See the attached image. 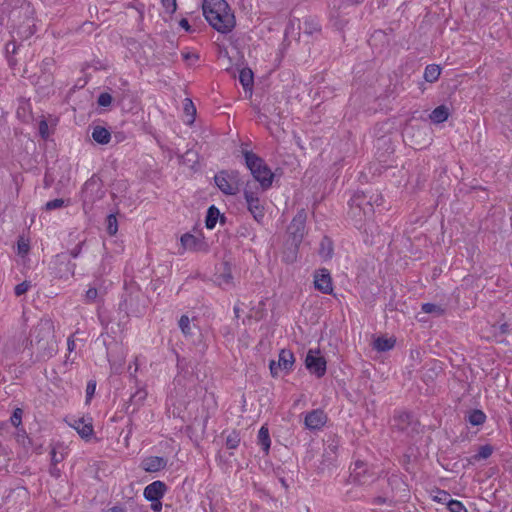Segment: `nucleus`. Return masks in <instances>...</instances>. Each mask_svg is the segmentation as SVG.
<instances>
[{"mask_svg":"<svg viewBox=\"0 0 512 512\" xmlns=\"http://www.w3.org/2000/svg\"><path fill=\"white\" fill-rule=\"evenodd\" d=\"M103 196L104 191L99 178L92 176L84 183L81 193L84 209H91L93 204Z\"/></svg>","mask_w":512,"mask_h":512,"instance_id":"nucleus-6","label":"nucleus"},{"mask_svg":"<svg viewBox=\"0 0 512 512\" xmlns=\"http://www.w3.org/2000/svg\"><path fill=\"white\" fill-rule=\"evenodd\" d=\"M31 287V284L29 281H23L22 283H19L15 286L14 292L16 296H21L25 294L29 288Z\"/></svg>","mask_w":512,"mask_h":512,"instance_id":"nucleus-40","label":"nucleus"},{"mask_svg":"<svg viewBox=\"0 0 512 512\" xmlns=\"http://www.w3.org/2000/svg\"><path fill=\"white\" fill-rule=\"evenodd\" d=\"M57 263H58V269H57V276L59 278H69L72 277L75 273L76 264L71 262L70 260L62 257L57 256Z\"/></svg>","mask_w":512,"mask_h":512,"instance_id":"nucleus-16","label":"nucleus"},{"mask_svg":"<svg viewBox=\"0 0 512 512\" xmlns=\"http://www.w3.org/2000/svg\"><path fill=\"white\" fill-rule=\"evenodd\" d=\"M180 240L184 250L198 251L203 244L201 239L190 233L182 235Z\"/></svg>","mask_w":512,"mask_h":512,"instance_id":"nucleus-19","label":"nucleus"},{"mask_svg":"<svg viewBox=\"0 0 512 512\" xmlns=\"http://www.w3.org/2000/svg\"><path fill=\"white\" fill-rule=\"evenodd\" d=\"M54 65L53 58H45L42 61L41 64V70L43 71V74L45 75V80L50 81L51 80V74H50V68Z\"/></svg>","mask_w":512,"mask_h":512,"instance_id":"nucleus-34","label":"nucleus"},{"mask_svg":"<svg viewBox=\"0 0 512 512\" xmlns=\"http://www.w3.org/2000/svg\"><path fill=\"white\" fill-rule=\"evenodd\" d=\"M466 420L473 426H480L484 424L486 415L482 410L474 409L468 412Z\"/></svg>","mask_w":512,"mask_h":512,"instance_id":"nucleus-22","label":"nucleus"},{"mask_svg":"<svg viewBox=\"0 0 512 512\" xmlns=\"http://www.w3.org/2000/svg\"><path fill=\"white\" fill-rule=\"evenodd\" d=\"M239 81L245 90H251L253 86V72L249 68L240 71Z\"/></svg>","mask_w":512,"mask_h":512,"instance_id":"nucleus-24","label":"nucleus"},{"mask_svg":"<svg viewBox=\"0 0 512 512\" xmlns=\"http://www.w3.org/2000/svg\"><path fill=\"white\" fill-rule=\"evenodd\" d=\"M378 198H380V197H379V195H376V199H374V202H375V203H377Z\"/></svg>","mask_w":512,"mask_h":512,"instance_id":"nucleus-62","label":"nucleus"},{"mask_svg":"<svg viewBox=\"0 0 512 512\" xmlns=\"http://www.w3.org/2000/svg\"><path fill=\"white\" fill-rule=\"evenodd\" d=\"M493 453V448L490 445H483L480 446L478 452L473 456V459L476 461L487 459L489 458Z\"/></svg>","mask_w":512,"mask_h":512,"instance_id":"nucleus-31","label":"nucleus"},{"mask_svg":"<svg viewBox=\"0 0 512 512\" xmlns=\"http://www.w3.org/2000/svg\"><path fill=\"white\" fill-rule=\"evenodd\" d=\"M319 253L325 259L331 258L333 253V246L332 241L329 238L324 237L322 239Z\"/></svg>","mask_w":512,"mask_h":512,"instance_id":"nucleus-28","label":"nucleus"},{"mask_svg":"<svg viewBox=\"0 0 512 512\" xmlns=\"http://www.w3.org/2000/svg\"><path fill=\"white\" fill-rule=\"evenodd\" d=\"M22 414H23V411L20 408H17L14 410V412L10 418L12 425H14L15 427H19L21 425Z\"/></svg>","mask_w":512,"mask_h":512,"instance_id":"nucleus-42","label":"nucleus"},{"mask_svg":"<svg viewBox=\"0 0 512 512\" xmlns=\"http://www.w3.org/2000/svg\"><path fill=\"white\" fill-rule=\"evenodd\" d=\"M306 220L307 212L302 208L296 213L290 225L288 226L287 232L292 240V245L294 248L293 251L284 256V260L286 262L292 263L296 259V251L305 234Z\"/></svg>","mask_w":512,"mask_h":512,"instance_id":"nucleus-4","label":"nucleus"},{"mask_svg":"<svg viewBox=\"0 0 512 512\" xmlns=\"http://www.w3.org/2000/svg\"><path fill=\"white\" fill-rule=\"evenodd\" d=\"M422 311L425 313H434L436 315H442L444 313V310L439 305L433 303L423 304Z\"/></svg>","mask_w":512,"mask_h":512,"instance_id":"nucleus-35","label":"nucleus"},{"mask_svg":"<svg viewBox=\"0 0 512 512\" xmlns=\"http://www.w3.org/2000/svg\"><path fill=\"white\" fill-rule=\"evenodd\" d=\"M258 443L262 446L263 451L268 454L271 440L269 430L266 426H262L258 432Z\"/></svg>","mask_w":512,"mask_h":512,"instance_id":"nucleus-23","label":"nucleus"},{"mask_svg":"<svg viewBox=\"0 0 512 512\" xmlns=\"http://www.w3.org/2000/svg\"><path fill=\"white\" fill-rule=\"evenodd\" d=\"M152 504H151V508L153 511L155 512H160L161 509H162V503L160 502V500L158 501H151Z\"/></svg>","mask_w":512,"mask_h":512,"instance_id":"nucleus-51","label":"nucleus"},{"mask_svg":"<svg viewBox=\"0 0 512 512\" xmlns=\"http://www.w3.org/2000/svg\"><path fill=\"white\" fill-rule=\"evenodd\" d=\"M510 325L508 323H504L500 326L501 333H509L510 332Z\"/></svg>","mask_w":512,"mask_h":512,"instance_id":"nucleus-53","label":"nucleus"},{"mask_svg":"<svg viewBox=\"0 0 512 512\" xmlns=\"http://www.w3.org/2000/svg\"><path fill=\"white\" fill-rule=\"evenodd\" d=\"M139 396V399H144L145 396H146V393L145 392H137L136 394H134L132 397H131V400H135L137 397Z\"/></svg>","mask_w":512,"mask_h":512,"instance_id":"nucleus-55","label":"nucleus"},{"mask_svg":"<svg viewBox=\"0 0 512 512\" xmlns=\"http://www.w3.org/2000/svg\"><path fill=\"white\" fill-rule=\"evenodd\" d=\"M6 50L9 52L10 50L12 51V53H15L16 51V45L15 43H8L6 45Z\"/></svg>","mask_w":512,"mask_h":512,"instance_id":"nucleus-56","label":"nucleus"},{"mask_svg":"<svg viewBox=\"0 0 512 512\" xmlns=\"http://www.w3.org/2000/svg\"><path fill=\"white\" fill-rule=\"evenodd\" d=\"M106 230L110 236H114L118 231V221L114 214H110L106 219Z\"/></svg>","mask_w":512,"mask_h":512,"instance_id":"nucleus-30","label":"nucleus"},{"mask_svg":"<svg viewBox=\"0 0 512 512\" xmlns=\"http://www.w3.org/2000/svg\"><path fill=\"white\" fill-rule=\"evenodd\" d=\"M412 424V415L407 412L398 413L393 417V427L399 431L409 432Z\"/></svg>","mask_w":512,"mask_h":512,"instance_id":"nucleus-17","label":"nucleus"},{"mask_svg":"<svg viewBox=\"0 0 512 512\" xmlns=\"http://www.w3.org/2000/svg\"><path fill=\"white\" fill-rule=\"evenodd\" d=\"M220 216L219 210L215 206H210L207 211L205 224L208 229H213Z\"/></svg>","mask_w":512,"mask_h":512,"instance_id":"nucleus-27","label":"nucleus"},{"mask_svg":"<svg viewBox=\"0 0 512 512\" xmlns=\"http://www.w3.org/2000/svg\"><path fill=\"white\" fill-rule=\"evenodd\" d=\"M449 117V109L445 105L436 107L430 114V119L434 123H442Z\"/></svg>","mask_w":512,"mask_h":512,"instance_id":"nucleus-21","label":"nucleus"},{"mask_svg":"<svg viewBox=\"0 0 512 512\" xmlns=\"http://www.w3.org/2000/svg\"><path fill=\"white\" fill-rule=\"evenodd\" d=\"M234 312H235L236 316L238 317V316H239V315H238V313H239V308H238V307H234Z\"/></svg>","mask_w":512,"mask_h":512,"instance_id":"nucleus-60","label":"nucleus"},{"mask_svg":"<svg viewBox=\"0 0 512 512\" xmlns=\"http://www.w3.org/2000/svg\"><path fill=\"white\" fill-rule=\"evenodd\" d=\"M349 215L356 221L361 223L367 217H364L363 212H359L358 208L350 206Z\"/></svg>","mask_w":512,"mask_h":512,"instance_id":"nucleus-43","label":"nucleus"},{"mask_svg":"<svg viewBox=\"0 0 512 512\" xmlns=\"http://www.w3.org/2000/svg\"><path fill=\"white\" fill-rule=\"evenodd\" d=\"M108 512H124V508L121 506H114L110 508Z\"/></svg>","mask_w":512,"mask_h":512,"instance_id":"nucleus-58","label":"nucleus"},{"mask_svg":"<svg viewBox=\"0 0 512 512\" xmlns=\"http://www.w3.org/2000/svg\"><path fill=\"white\" fill-rule=\"evenodd\" d=\"M31 345L37 347L42 357L50 358L56 351L54 325L50 319H41L31 332Z\"/></svg>","mask_w":512,"mask_h":512,"instance_id":"nucleus-2","label":"nucleus"},{"mask_svg":"<svg viewBox=\"0 0 512 512\" xmlns=\"http://www.w3.org/2000/svg\"><path fill=\"white\" fill-rule=\"evenodd\" d=\"M394 344H395V340H393V339L378 337L374 341L373 347L377 351L385 352V351L392 349L394 347Z\"/></svg>","mask_w":512,"mask_h":512,"instance_id":"nucleus-26","label":"nucleus"},{"mask_svg":"<svg viewBox=\"0 0 512 512\" xmlns=\"http://www.w3.org/2000/svg\"><path fill=\"white\" fill-rule=\"evenodd\" d=\"M314 285L317 290L324 294L333 292L332 279L327 269H321L315 273Z\"/></svg>","mask_w":512,"mask_h":512,"instance_id":"nucleus-12","label":"nucleus"},{"mask_svg":"<svg viewBox=\"0 0 512 512\" xmlns=\"http://www.w3.org/2000/svg\"><path fill=\"white\" fill-rule=\"evenodd\" d=\"M166 490V484L157 480L145 487L144 497L148 501H158L164 496Z\"/></svg>","mask_w":512,"mask_h":512,"instance_id":"nucleus-13","label":"nucleus"},{"mask_svg":"<svg viewBox=\"0 0 512 512\" xmlns=\"http://www.w3.org/2000/svg\"><path fill=\"white\" fill-rule=\"evenodd\" d=\"M241 441L238 431H231L226 437V447L228 449H236Z\"/></svg>","mask_w":512,"mask_h":512,"instance_id":"nucleus-29","label":"nucleus"},{"mask_svg":"<svg viewBox=\"0 0 512 512\" xmlns=\"http://www.w3.org/2000/svg\"><path fill=\"white\" fill-rule=\"evenodd\" d=\"M217 187L226 195H235L243 184L240 173L236 170L220 171L214 177Z\"/></svg>","mask_w":512,"mask_h":512,"instance_id":"nucleus-5","label":"nucleus"},{"mask_svg":"<svg viewBox=\"0 0 512 512\" xmlns=\"http://www.w3.org/2000/svg\"><path fill=\"white\" fill-rule=\"evenodd\" d=\"M243 156L247 168L250 170L254 179L259 182L262 190L270 188L273 183L274 174L265 161L251 151H244Z\"/></svg>","mask_w":512,"mask_h":512,"instance_id":"nucleus-3","label":"nucleus"},{"mask_svg":"<svg viewBox=\"0 0 512 512\" xmlns=\"http://www.w3.org/2000/svg\"><path fill=\"white\" fill-rule=\"evenodd\" d=\"M39 133L43 139L49 137L48 123L45 120H41L39 123Z\"/></svg>","mask_w":512,"mask_h":512,"instance_id":"nucleus-47","label":"nucleus"},{"mask_svg":"<svg viewBox=\"0 0 512 512\" xmlns=\"http://www.w3.org/2000/svg\"><path fill=\"white\" fill-rule=\"evenodd\" d=\"M337 449H338V444L337 443L332 442V443L328 444V446H327V448L325 450L324 456H328L330 454H334L335 455L337 453Z\"/></svg>","mask_w":512,"mask_h":512,"instance_id":"nucleus-49","label":"nucleus"},{"mask_svg":"<svg viewBox=\"0 0 512 512\" xmlns=\"http://www.w3.org/2000/svg\"><path fill=\"white\" fill-rule=\"evenodd\" d=\"M433 500L448 506V502L451 500L450 494L444 490H438Z\"/></svg>","mask_w":512,"mask_h":512,"instance_id":"nucleus-38","label":"nucleus"},{"mask_svg":"<svg viewBox=\"0 0 512 512\" xmlns=\"http://www.w3.org/2000/svg\"><path fill=\"white\" fill-rule=\"evenodd\" d=\"M353 482H356L358 484H366L368 482L367 477H371L370 475H367V469L365 463L361 461L355 462L353 471L350 475Z\"/></svg>","mask_w":512,"mask_h":512,"instance_id":"nucleus-18","label":"nucleus"},{"mask_svg":"<svg viewBox=\"0 0 512 512\" xmlns=\"http://www.w3.org/2000/svg\"><path fill=\"white\" fill-rule=\"evenodd\" d=\"M51 462L52 466H56L58 463L62 462L64 460V453L58 452L56 450V447H53L51 450Z\"/></svg>","mask_w":512,"mask_h":512,"instance_id":"nucleus-41","label":"nucleus"},{"mask_svg":"<svg viewBox=\"0 0 512 512\" xmlns=\"http://www.w3.org/2000/svg\"><path fill=\"white\" fill-rule=\"evenodd\" d=\"M232 274L230 270L227 268L223 273L217 276V282L220 286L222 285H230L232 283Z\"/></svg>","mask_w":512,"mask_h":512,"instance_id":"nucleus-36","label":"nucleus"},{"mask_svg":"<svg viewBox=\"0 0 512 512\" xmlns=\"http://www.w3.org/2000/svg\"><path fill=\"white\" fill-rule=\"evenodd\" d=\"M192 57H193V58H195V59H197V58H198V56H197V55H192ZM185 58H186V59H191L190 54H186V55H185Z\"/></svg>","mask_w":512,"mask_h":512,"instance_id":"nucleus-59","label":"nucleus"},{"mask_svg":"<svg viewBox=\"0 0 512 512\" xmlns=\"http://www.w3.org/2000/svg\"><path fill=\"white\" fill-rule=\"evenodd\" d=\"M326 360L320 355L319 350L310 349L305 357V367L311 374L321 378L326 373Z\"/></svg>","mask_w":512,"mask_h":512,"instance_id":"nucleus-8","label":"nucleus"},{"mask_svg":"<svg viewBox=\"0 0 512 512\" xmlns=\"http://www.w3.org/2000/svg\"><path fill=\"white\" fill-rule=\"evenodd\" d=\"M96 390V383L89 381L86 387V402H89L93 397Z\"/></svg>","mask_w":512,"mask_h":512,"instance_id":"nucleus-46","label":"nucleus"},{"mask_svg":"<svg viewBox=\"0 0 512 512\" xmlns=\"http://www.w3.org/2000/svg\"><path fill=\"white\" fill-rule=\"evenodd\" d=\"M327 417L325 413L316 409L309 412L305 417V426L311 430H317L324 426L326 423Z\"/></svg>","mask_w":512,"mask_h":512,"instance_id":"nucleus-14","label":"nucleus"},{"mask_svg":"<svg viewBox=\"0 0 512 512\" xmlns=\"http://www.w3.org/2000/svg\"><path fill=\"white\" fill-rule=\"evenodd\" d=\"M441 74V68L438 65L430 64L425 68L424 79L427 82L433 83L438 80Z\"/></svg>","mask_w":512,"mask_h":512,"instance_id":"nucleus-25","label":"nucleus"},{"mask_svg":"<svg viewBox=\"0 0 512 512\" xmlns=\"http://www.w3.org/2000/svg\"><path fill=\"white\" fill-rule=\"evenodd\" d=\"M64 205H65V201L63 199H60V198L59 199H54V200L48 201L45 204V209L47 211H51V210H54V209L62 208Z\"/></svg>","mask_w":512,"mask_h":512,"instance_id":"nucleus-39","label":"nucleus"},{"mask_svg":"<svg viewBox=\"0 0 512 512\" xmlns=\"http://www.w3.org/2000/svg\"><path fill=\"white\" fill-rule=\"evenodd\" d=\"M244 198L247 203L249 212L257 222H261L264 218V206L261 204L257 193L251 191L248 186L244 189Z\"/></svg>","mask_w":512,"mask_h":512,"instance_id":"nucleus-9","label":"nucleus"},{"mask_svg":"<svg viewBox=\"0 0 512 512\" xmlns=\"http://www.w3.org/2000/svg\"><path fill=\"white\" fill-rule=\"evenodd\" d=\"M184 111H185L186 115L190 117V120L188 122L192 123L195 119L196 108H195L193 102L191 101V99H189V98H186L184 100Z\"/></svg>","mask_w":512,"mask_h":512,"instance_id":"nucleus-33","label":"nucleus"},{"mask_svg":"<svg viewBox=\"0 0 512 512\" xmlns=\"http://www.w3.org/2000/svg\"><path fill=\"white\" fill-rule=\"evenodd\" d=\"M295 362L294 354L292 351L288 349H282L278 355V361L271 360L269 363V368L271 375L273 377H277L279 375V371H285L288 373L292 370Z\"/></svg>","mask_w":512,"mask_h":512,"instance_id":"nucleus-7","label":"nucleus"},{"mask_svg":"<svg viewBox=\"0 0 512 512\" xmlns=\"http://www.w3.org/2000/svg\"><path fill=\"white\" fill-rule=\"evenodd\" d=\"M179 327L185 336H191L193 334L190 319L187 315L181 316L179 320Z\"/></svg>","mask_w":512,"mask_h":512,"instance_id":"nucleus-32","label":"nucleus"},{"mask_svg":"<svg viewBox=\"0 0 512 512\" xmlns=\"http://www.w3.org/2000/svg\"><path fill=\"white\" fill-rule=\"evenodd\" d=\"M372 199L373 197L368 198L363 192H357L351 197L349 205L358 208L364 217H370L374 213Z\"/></svg>","mask_w":512,"mask_h":512,"instance_id":"nucleus-10","label":"nucleus"},{"mask_svg":"<svg viewBox=\"0 0 512 512\" xmlns=\"http://www.w3.org/2000/svg\"><path fill=\"white\" fill-rule=\"evenodd\" d=\"M18 250H19V253L20 254H26L29 250V246L28 244L24 243V242H19L18 243Z\"/></svg>","mask_w":512,"mask_h":512,"instance_id":"nucleus-50","label":"nucleus"},{"mask_svg":"<svg viewBox=\"0 0 512 512\" xmlns=\"http://www.w3.org/2000/svg\"><path fill=\"white\" fill-rule=\"evenodd\" d=\"M69 426L74 428L83 439H89L93 435V425L91 418H71L67 421Z\"/></svg>","mask_w":512,"mask_h":512,"instance_id":"nucleus-11","label":"nucleus"},{"mask_svg":"<svg viewBox=\"0 0 512 512\" xmlns=\"http://www.w3.org/2000/svg\"><path fill=\"white\" fill-rule=\"evenodd\" d=\"M79 253H80V248H78V247H76V248H74V249H72V250L70 251V255H71L73 258L78 257Z\"/></svg>","mask_w":512,"mask_h":512,"instance_id":"nucleus-57","label":"nucleus"},{"mask_svg":"<svg viewBox=\"0 0 512 512\" xmlns=\"http://www.w3.org/2000/svg\"><path fill=\"white\" fill-rule=\"evenodd\" d=\"M447 507L450 512H468L467 508L463 505L462 502L454 499H451L448 502Z\"/></svg>","mask_w":512,"mask_h":512,"instance_id":"nucleus-37","label":"nucleus"},{"mask_svg":"<svg viewBox=\"0 0 512 512\" xmlns=\"http://www.w3.org/2000/svg\"><path fill=\"white\" fill-rule=\"evenodd\" d=\"M55 470H56V469H55V467L51 470V474H52V475H55V474H56V471H55Z\"/></svg>","mask_w":512,"mask_h":512,"instance_id":"nucleus-61","label":"nucleus"},{"mask_svg":"<svg viewBox=\"0 0 512 512\" xmlns=\"http://www.w3.org/2000/svg\"><path fill=\"white\" fill-rule=\"evenodd\" d=\"M112 102V97L109 93H101L98 97L97 103L100 106L106 107L109 106Z\"/></svg>","mask_w":512,"mask_h":512,"instance_id":"nucleus-45","label":"nucleus"},{"mask_svg":"<svg viewBox=\"0 0 512 512\" xmlns=\"http://www.w3.org/2000/svg\"><path fill=\"white\" fill-rule=\"evenodd\" d=\"M163 7L165 8L166 12L172 14L177 9V3L176 0H161Z\"/></svg>","mask_w":512,"mask_h":512,"instance_id":"nucleus-44","label":"nucleus"},{"mask_svg":"<svg viewBox=\"0 0 512 512\" xmlns=\"http://www.w3.org/2000/svg\"><path fill=\"white\" fill-rule=\"evenodd\" d=\"M67 345H68V350L70 352L75 349V341L72 339V337L68 338Z\"/></svg>","mask_w":512,"mask_h":512,"instance_id":"nucleus-54","label":"nucleus"},{"mask_svg":"<svg viewBox=\"0 0 512 512\" xmlns=\"http://www.w3.org/2000/svg\"><path fill=\"white\" fill-rule=\"evenodd\" d=\"M92 138L98 144L106 145L111 140V134L105 127L97 125L93 127Z\"/></svg>","mask_w":512,"mask_h":512,"instance_id":"nucleus-20","label":"nucleus"},{"mask_svg":"<svg viewBox=\"0 0 512 512\" xmlns=\"http://www.w3.org/2000/svg\"><path fill=\"white\" fill-rule=\"evenodd\" d=\"M97 295H98V291L96 288H89L87 291H86V301L87 302H93L95 301V299L97 298Z\"/></svg>","mask_w":512,"mask_h":512,"instance_id":"nucleus-48","label":"nucleus"},{"mask_svg":"<svg viewBox=\"0 0 512 512\" xmlns=\"http://www.w3.org/2000/svg\"><path fill=\"white\" fill-rule=\"evenodd\" d=\"M179 25H180L182 28H184L186 31H189V30H190V28H191V27H190V25H189L188 20H187V19H185V18H183V19H181V20H180Z\"/></svg>","mask_w":512,"mask_h":512,"instance_id":"nucleus-52","label":"nucleus"},{"mask_svg":"<svg viewBox=\"0 0 512 512\" xmlns=\"http://www.w3.org/2000/svg\"><path fill=\"white\" fill-rule=\"evenodd\" d=\"M203 15L218 32L226 34L235 27V17L225 0H204Z\"/></svg>","mask_w":512,"mask_h":512,"instance_id":"nucleus-1","label":"nucleus"},{"mask_svg":"<svg viewBox=\"0 0 512 512\" xmlns=\"http://www.w3.org/2000/svg\"><path fill=\"white\" fill-rule=\"evenodd\" d=\"M167 465V459L159 456H149L143 459L141 467L146 472H158L164 469Z\"/></svg>","mask_w":512,"mask_h":512,"instance_id":"nucleus-15","label":"nucleus"}]
</instances>
